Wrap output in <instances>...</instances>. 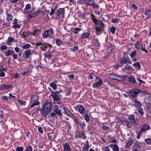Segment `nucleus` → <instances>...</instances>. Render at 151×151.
Instances as JSON below:
<instances>
[{"label": "nucleus", "instance_id": "obj_1", "mask_svg": "<svg viewBox=\"0 0 151 151\" xmlns=\"http://www.w3.org/2000/svg\"><path fill=\"white\" fill-rule=\"evenodd\" d=\"M92 21L94 23L96 27V33L98 35L101 34L104 31V24L101 21L98 20L94 17L92 18Z\"/></svg>", "mask_w": 151, "mask_h": 151}, {"label": "nucleus", "instance_id": "obj_2", "mask_svg": "<svg viewBox=\"0 0 151 151\" xmlns=\"http://www.w3.org/2000/svg\"><path fill=\"white\" fill-rule=\"evenodd\" d=\"M51 103L50 102L46 103L45 104L43 107L42 110L41 111V113L45 117L51 111Z\"/></svg>", "mask_w": 151, "mask_h": 151}, {"label": "nucleus", "instance_id": "obj_3", "mask_svg": "<svg viewBox=\"0 0 151 151\" xmlns=\"http://www.w3.org/2000/svg\"><path fill=\"white\" fill-rule=\"evenodd\" d=\"M128 118L131 121L132 124L131 125H130L129 121L127 120L126 121H122V123H123V122L125 123L128 127L130 128L131 126L133 125V124H134V125H135L136 123V121L134 119V116L133 115H129Z\"/></svg>", "mask_w": 151, "mask_h": 151}, {"label": "nucleus", "instance_id": "obj_4", "mask_svg": "<svg viewBox=\"0 0 151 151\" xmlns=\"http://www.w3.org/2000/svg\"><path fill=\"white\" fill-rule=\"evenodd\" d=\"M59 93L58 91H55L53 92L50 95V96L53 97L54 103L60 104V102L59 101L60 100V98L59 95Z\"/></svg>", "mask_w": 151, "mask_h": 151}, {"label": "nucleus", "instance_id": "obj_5", "mask_svg": "<svg viewBox=\"0 0 151 151\" xmlns=\"http://www.w3.org/2000/svg\"><path fill=\"white\" fill-rule=\"evenodd\" d=\"M38 13L39 12L38 11L33 12L31 10L24 12V14L27 16V17L29 18H31L36 16Z\"/></svg>", "mask_w": 151, "mask_h": 151}, {"label": "nucleus", "instance_id": "obj_6", "mask_svg": "<svg viewBox=\"0 0 151 151\" xmlns=\"http://www.w3.org/2000/svg\"><path fill=\"white\" fill-rule=\"evenodd\" d=\"M140 92L139 90L138 89H132L129 91L130 95L132 97H136L137 96L138 94Z\"/></svg>", "mask_w": 151, "mask_h": 151}, {"label": "nucleus", "instance_id": "obj_7", "mask_svg": "<svg viewBox=\"0 0 151 151\" xmlns=\"http://www.w3.org/2000/svg\"><path fill=\"white\" fill-rule=\"evenodd\" d=\"M150 129V126L146 124H144L142 126L140 131V133H143L146 132L147 130H149Z\"/></svg>", "mask_w": 151, "mask_h": 151}, {"label": "nucleus", "instance_id": "obj_8", "mask_svg": "<svg viewBox=\"0 0 151 151\" xmlns=\"http://www.w3.org/2000/svg\"><path fill=\"white\" fill-rule=\"evenodd\" d=\"M31 53V50L28 49L25 50L23 52L22 57L25 59H28Z\"/></svg>", "mask_w": 151, "mask_h": 151}, {"label": "nucleus", "instance_id": "obj_9", "mask_svg": "<svg viewBox=\"0 0 151 151\" xmlns=\"http://www.w3.org/2000/svg\"><path fill=\"white\" fill-rule=\"evenodd\" d=\"M109 76L110 78L114 80L121 81L122 79V77L114 74H110Z\"/></svg>", "mask_w": 151, "mask_h": 151}, {"label": "nucleus", "instance_id": "obj_10", "mask_svg": "<svg viewBox=\"0 0 151 151\" xmlns=\"http://www.w3.org/2000/svg\"><path fill=\"white\" fill-rule=\"evenodd\" d=\"M57 16L61 18V19L64 18V12L65 10L63 8H60L58 11Z\"/></svg>", "mask_w": 151, "mask_h": 151}, {"label": "nucleus", "instance_id": "obj_11", "mask_svg": "<svg viewBox=\"0 0 151 151\" xmlns=\"http://www.w3.org/2000/svg\"><path fill=\"white\" fill-rule=\"evenodd\" d=\"M64 151H70L71 148L70 145L68 142L63 144Z\"/></svg>", "mask_w": 151, "mask_h": 151}, {"label": "nucleus", "instance_id": "obj_12", "mask_svg": "<svg viewBox=\"0 0 151 151\" xmlns=\"http://www.w3.org/2000/svg\"><path fill=\"white\" fill-rule=\"evenodd\" d=\"M114 47L112 45H110V46H109L107 50V53L108 56L111 55V52H112V50H114Z\"/></svg>", "mask_w": 151, "mask_h": 151}, {"label": "nucleus", "instance_id": "obj_13", "mask_svg": "<svg viewBox=\"0 0 151 151\" xmlns=\"http://www.w3.org/2000/svg\"><path fill=\"white\" fill-rule=\"evenodd\" d=\"M43 44H45V43H42L38 42L36 43V48L38 50V48H40L42 50H44V49L43 47Z\"/></svg>", "mask_w": 151, "mask_h": 151}, {"label": "nucleus", "instance_id": "obj_14", "mask_svg": "<svg viewBox=\"0 0 151 151\" xmlns=\"http://www.w3.org/2000/svg\"><path fill=\"white\" fill-rule=\"evenodd\" d=\"M109 146L112 147L113 151H119V149L117 145L115 144L114 145L113 144L109 145Z\"/></svg>", "mask_w": 151, "mask_h": 151}, {"label": "nucleus", "instance_id": "obj_15", "mask_svg": "<svg viewBox=\"0 0 151 151\" xmlns=\"http://www.w3.org/2000/svg\"><path fill=\"white\" fill-rule=\"evenodd\" d=\"M95 1L93 0H86L85 1V4L86 5L92 6L93 4H94Z\"/></svg>", "mask_w": 151, "mask_h": 151}, {"label": "nucleus", "instance_id": "obj_16", "mask_svg": "<svg viewBox=\"0 0 151 151\" xmlns=\"http://www.w3.org/2000/svg\"><path fill=\"white\" fill-rule=\"evenodd\" d=\"M50 33H49V29L44 31L42 34V36L44 38H46L48 37H50Z\"/></svg>", "mask_w": 151, "mask_h": 151}, {"label": "nucleus", "instance_id": "obj_17", "mask_svg": "<svg viewBox=\"0 0 151 151\" xmlns=\"http://www.w3.org/2000/svg\"><path fill=\"white\" fill-rule=\"evenodd\" d=\"M11 88L12 86L10 85H6L3 84L0 86V90H2L5 89H7Z\"/></svg>", "mask_w": 151, "mask_h": 151}, {"label": "nucleus", "instance_id": "obj_18", "mask_svg": "<svg viewBox=\"0 0 151 151\" xmlns=\"http://www.w3.org/2000/svg\"><path fill=\"white\" fill-rule=\"evenodd\" d=\"M103 83V81L101 80H99L96 83H94L93 85V86L94 88H96L97 86H99Z\"/></svg>", "mask_w": 151, "mask_h": 151}, {"label": "nucleus", "instance_id": "obj_19", "mask_svg": "<svg viewBox=\"0 0 151 151\" xmlns=\"http://www.w3.org/2000/svg\"><path fill=\"white\" fill-rule=\"evenodd\" d=\"M93 41L96 47H99L100 46V44L98 40L97 39L94 38Z\"/></svg>", "mask_w": 151, "mask_h": 151}, {"label": "nucleus", "instance_id": "obj_20", "mask_svg": "<svg viewBox=\"0 0 151 151\" xmlns=\"http://www.w3.org/2000/svg\"><path fill=\"white\" fill-rule=\"evenodd\" d=\"M30 34L31 33L29 31H24L22 34H21V35L25 38L28 37Z\"/></svg>", "mask_w": 151, "mask_h": 151}, {"label": "nucleus", "instance_id": "obj_21", "mask_svg": "<svg viewBox=\"0 0 151 151\" xmlns=\"http://www.w3.org/2000/svg\"><path fill=\"white\" fill-rule=\"evenodd\" d=\"M38 99V97L36 95H34L32 96L31 101L32 102L34 103Z\"/></svg>", "mask_w": 151, "mask_h": 151}, {"label": "nucleus", "instance_id": "obj_22", "mask_svg": "<svg viewBox=\"0 0 151 151\" xmlns=\"http://www.w3.org/2000/svg\"><path fill=\"white\" fill-rule=\"evenodd\" d=\"M133 141L132 139L130 140L126 144L125 146L126 148H128L132 144Z\"/></svg>", "mask_w": 151, "mask_h": 151}, {"label": "nucleus", "instance_id": "obj_23", "mask_svg": "<svg viewBox=\"0 0 151 151\" xmlns=\"http://www.w3.org/2000/svg\"><path fill=\"white\" fill-rule=\"evenodd\" d=\"M140 149V147L138 145H135L134 146L132 151H138Z\"/></svg>", "mask_w": 151, "mask_h": 151}, {"label": "nucleus", "instance_id": "obj_24", "mask_svg": "<svg viewBox=\"0 0 151 151\" xmlns=\"http://www.w3.org/2000/svg\"><path fill=\"white\" fill-rule=\"evenodd\" d=\"M133 66L135 67L138 70H139L140 69V65L139 62H137L133 64L132 65Z\"/></svg>", "mask_w": 151, "mask_h": 151}, {"label": "nucleus", "instance_id": "obj_25", "mask_svg": "<svg viewBox=\"0 0 151 151\" xmlns=\"http://www.w3.org/2000/svg\"><path fill=\"white\" fill-rule=\"evenodd\" d=\"M128 81L130 83L132 84H134L136 82V80L135 78L132 77L129 78Z\"/></svg>", "mask_w": 151, "mask_h": 151}, {"label": "nucleus", "instance_id": "obj_26", "mask_svg": "<svg viewBox=\"0 0 151 151\" xmlns=\"http://www.w3.org/2000/svg\"><path fill=\"white\" fill-rule=\"evenodd\" d=\"M140 42H141L140 41H138L135 44L134 46L135 48L137 49H139L141 48L140 45Z\"/></svg>", "mask_w": 151, "mask_h": 151}, {"label": "nucleus", "instance_id": "obj_27", "mask_svg": "<svg viewBox=\"0 0 151 151\" xmlns=\"http://www.w3.org/2000/svg\"><path fill=\"white\" fill-rule=\"evenodd\" d=\"M63 110L65 113L66 114L69 116H71L72 115V113L66 108H64Z\"/></svg>", "mask_w": 151, "mask_h": 151}, {"label": "nucleus", "instance_id": "obj_28", "mask_svg": "<svg viewBox=\"0 0 151 151\" xmlns=\"http://www.w3.org/2000/svg\"><path fill=\"white\" fill-rule=\"evenodd\" d=\"M32 72V71L31 70L29 69H28L27 70H26L25 71H24L22 73V75L23 76H24L26 75L27 74L29 73H31Z\"/></svg>", "mask_w": 151, "mask_h": 151}, {"label": "nucleus", "instance_id": "obj_29", "mask_svg": "<svg viewBox=\"0 0 151 151\" xmlns=\"http://www.w3.org/2000/svg\"><path fill=\"white\" fill-rule=\"evenodd\" d=\"M13 19L12 16L10 14L7 13L6 19L7 21L12 20Z\"/></svg>", "mask_w": 151, "mask_h": 151}, {"label": "nucleus", "instance_id": "obj_30", "mask_svg": "<svg viewBox=\"0 0 151 151\" xmlns=\"http://www.w3.org/2000/svg\"><path fill=\"white\" fill-rule=\"evenodd\" d=\"M84 108L83 106H81L79 107L78 111L80 113L83 114L84 113Z\"/></svg>", "mask_w": 151, "mask_h": 151}, {"label": "nucleus", "instance_id": "obj_31", "mask_svg": "<svg viewBox=\"0 0 151 151\" xmlns=\"http://www.w3.org/2000/svg\"><path fill=\"white\" fill-rule=\"evenodd\" d=\"M13 53L12 51L9 50L5 52V56L8 57L9 55Z\"/></svg>", "mask_w": 151, "mask_h": 151}, {"label": "nucleus", "instance_id": "obj_32", "mask_svg": "<svg viewBox=\"0 0 151 151\" xmlns=\"http://www.w3.org/2000/svg\"><path fill=\"white\" fill-rule=\"evenodd\" d=\"M54 111L56 114H58L59 116H61L62 115L60 110L58 109H55Z\"/></svg>", "mask_w": 151, "mask_h": 151}, {"label": "nucleus", "instance_id": "obj_33", "mask_svg": "<svg viewBox=\"0 0 151 151\" xmlns=\"http://www.w3.org/2000/svg\"><path fill=\"white\" fill-rule=\"evenodd\" d=\"M89 36V33L88 32H86L84 33L81 36V38L83 39L88 37Z\"/></svg>", "mask_w": 151, "mask_h": 151}, {"label": "nucleus", "instance_id": "obj_34", "mask_svg": "<svg viewBox=\"0 0 151 151\" xmlns=\"http://www.w3.org/2000/svg\"><path fill=\"white\" fill-rule=\"evenodd\" d=\"M14 39L12 37H9L8 38V40L7 41L6 43L10 45L11 42L13 41L14 40Z\"/></svg>", "mask_w": 151, "mask_h": 151}, {"label": "nucleus", "instance_id": "obj_35", "mask_svg": "<svg viewBox=\"0 0 151 151\" xmlns=\"http://www.w3.org/2000/svg\"><path fill=\"white\" fill-rule=\"evenodd\" d=\"M68 77L69 78V79L70 81H72L74 79V75L73 74H71L70 75H68Z\"/></svg>", "mask_w": 151, "mask_h": 151}, {"label": "nucleus", "instance_id": "obj_36", "mask_svg": "<svg viewBox=\"0 0 151 151\" xmlns=\"http://www.w3.org/2000/svg\"><path fill=\"white\" fill-rule=\"evenodd\" d=\"M134 102L135 103L136 105L138 107L140 106L141 104L139 101H137L136 100H134Z\"/></svg>", "mask_w": 151, "mask_h": 151}, {"label": "nucleus", "instance_id": "obj_37", "mask_svg": "<svg viewBox=\"0 0 151 151\" xmlns=\"http://www.w3.org/2000/svg\"><path fill=\"white\" fill-rule=\"evenodd\" d=\"M50 86L54 90H56L57 86L55 84L51 83L50 84Z\"/></svg>", "mask_w": 151, "mask_h": 151}, {"label": "nucleus", "instance_id": "obj_38", "mask_svg": "<svg viewBox=\"0 0 151 151\" xmlns=\"http://www.w3.org/2000/svg\"><path fill=\"white\" fill-rule=\"evenodd\" d=\"M31 5L29 4H28L26 5L24 10H29L31 9Z\"/></svg>", "mask_w": 151, "mask_h": 151}, {"label": "nucleus", "instance_id": "obj_39", "mask_svg": "<svg viewBox=\"0 0 151 151\" xmlns=\"http://www.w3.org/2000/svg\"><path fill=\"white\" fill-rule=\"evenodd\" d=\"M84 117L86 121V122H88L89 120V117L87 114H85L84 115Z\"/></svg>", "mask_w": 151, "mask_h": 151}, {"label": "nucleus", "instance_id": "obj_40", "mask_svg": "<svg viewBox=\"0 0 151 151\" xmlns=\"http://www.w3.org/2000/svg\"><path fill=\"white\" fill-rule=\"evenodd\" d=\"M30 45L29 44H27L24 46H22V47L23 49H26L29 47Z\"/></svg>", "mask_w": 151, "mask_h": 151}, {"label": "nucleus", "instance_id": "obj_41", "mask_svg": "<svg viewBox=\"0 0 151 151\" xmlns=\"http://www.w3.org/2000/svg\"><path fill=\"white\" fill-rule=\"evenodd\" d=\"M81 29L80 28H76L73 31V32L75 34H76L78 32H79L81 30Z\"/></svg>", "mask_w": 151, "mask_h": 151}, {"label": "nucleus", "instance_id": "obj_42", "mask_svg": "<svg viewBox=\"0 0 151 151\" xmlns=\"http://www.w3.org/2000/svg\"><path fill=\"white\" fill-rule=\"evenodd\" d=\"M146 142L148 145L151 144V139L150 138L146 139H145Z\"/></svg>", "mask_w": 151, "mask_h": 151}, {"label": "nucleus", "instance_id": "obj_43", "mask_svg": "<svg viewBox=\"0 0 151 151\" xmlns=\"http://www.w3.org/2000/svg\"><path fill=\"white\" fill-rule=\"evenodd\" d=\"M127 62V59L124 57H123L121 61V63H125Z\"/></svg>", "mask_w": 151, "mask_h": 151}, {"label": "nucleus", "instance_id": "obj_44", "mask_svg": "<svg viewBox=\"0 0 151 151\" xmlns=\"http://www.w3.org/2000/svg\"><path fill=\"white\" fill-rule=\"evenodd\" d=\"M56 43L58 45H60L62 43V41L60 39H58L56 40Z\"/></svg>", "mask_w": 151, "mask_h": 151}, {"label": "nucleus", "instance_id": "obj_45", "mask_svg": "<svg viewBox=\"0 0 151 151\" xmlns=\"http://www.w3.org/2000/svg\"><path fill=\"white\" fill-rule=\"evenodd\" d=\"M136 54V51H133L132 52L130 55L131 57H134Z\"/></svg>", "mask_w": 151, "mask_h": 151}, {"label": "nucleus", "instance_id": "obj_46", "mask_svg": "<svg viewBox=\"0 0 151 151\" xmlns=\"http://www.w3.org/2000/svg\"><path fill=\"white\" fill-rule=\"evenodd\" d=\"M32 148L30 145H29L28 147H27L26 150V151H32Z\"/></svg>", "mask_w": 151, "mask_h": 151}, {"label": "nucleus", "instance_id": "obj_47", "mask_svg": "<svg viewBox=\"0 0 151 151\" xmlns=\"http://www.w3.org/2000/svg\"><path fill=\"white\" fill-rule=\"evenodd\" d=\"M138 111L141 115H142L143 114V109L141 107L139 108L138 109Z\"/></svg>", "mask_w": 151, "mask_h": 151}, {"label": "nucleus", "instance_id": "obj_48", "mask_svg": "<svg viewBox=\"0 0 151 151\" xmlns=\"http://www.w3.org/2000/svg\"><path fill=\"white\" fill-rule=\"evenodd\" d=\"M40 30H35L34 32L33 33V35L35 36H37L38 33V32L39 31H40Z\"/></svg>", "mask_w": 151, "mask_h": 151}, {"label": "nucleus", "instance_id": "obj_49", "mask_svg": "<svg viewBox=\"0 0 151 151\" xmlns=\"http://www.w3.org/2000/svg\"><path fill=\"white\" fill-rule=\"evenodd\" d=\"M111 32L113 34H114L115 32V28L114 27H111L110 29Z\"/></svg>", "mask_w": 151, "mask_h": 151}, {"label": "nucleus", "instance_id": "obj_50", "mask_svg": "<svg viewBox=\"0 0 151 151\" xmlns=\"http://www.w3.org/2000/svg\"><path fill=\"white\" fill-rule=\"evenodd\" d=\"M24 150L23 148L22 147H18L16 149V151H23Z\"/></svg>", "mask_w": 151, "mask_h": 151}, {"label": "nucleus", "instance_id": "obj_51", "mask_svg": "<svg viewBox=\"0 0 151 151\" xmlns=\"http://www.w3.org/2000/svg\"><path fill=\"white\" fill-rule=\"evenodd\" d=\"M40 103L39 102H37L36 103L33 104L31 106V108H32L35 106L38 105Z\"/></svg>", "mask_w": 151, "mask_h": 151}, {"label": "nucleus", "instance_id": "obj_52", "mask_svg": "<svg viewBox=\"0 0 151 151\" xmlns=\"http://www.w3.org/2000/svg\"><path fill=\"white\" fill-rule=\"evenodd\" d=\"M12 27L13 28H19L20 27V26L19 24H15L14 25H13L12 26Z\"/></svg>", "mask_w": 151, "mask_h": 151}, {"label": "nucleus", "instance_id": "obj_53", "mask_svg": "<svg viewBox=\"0 0 151 151\" xmlns=\"http://www.w3.org/2000/svg\"><path fill=\"white\" fill-rule=\"evenodd\" d=\"M71 92V88H69L68 89V92L66 94V95H70Z\"/></svg>", "mask_w": 151, "mask_h": 151}, {"label": "nucleus", "instance_id": "obj_54", "mask_svg": "<svg viewBox=\"0 0 151 151\" xmlns=\"http://www.w3.org/2000/svg\"><path fill=\"white\" fill-rule=\"evenodd\" d=\"M132 7L133 9L136 10H137V6L135 5V4L134 3L132 4Z\"/></svg>", "mask_w": 151, "mask_h": 151}, {"label": "nucleus", "instance_id": "obj_55", "mask_svg": "<svg viewBox=\"0 0 151 151\" xmlns=\"http://www.w3.org/2000/svg\"><path fill=\"white\" fill-rule=\"evenodd\" d=\"M149 13H151V11L150 10H147L145 12V15H147Z\"/></svg>", "mask_w": 151, "mask_h": 151}, {"label": "nucleus", "instance_id": "obj_56", "mask_svg": "<svg viewBox=\"0 0 151 151\" xmlns=\"http://www.w3.org/2000/svg\"><path fill=\"white\" fill-rule=\"evenodd\" d=\"M49 33H50V35L51 34L52 35V34H54V32L53 30L51 28L50 29H49ZM52 35H51V36Z\"/></svg>", "mask_w": 151, "mask_h": 151}, {"label": "nucleus", "instance_id": "obj_57", "mask_svg": "<svg viewBox=\"0 0 151 151\" xmlns=\"http://www.w3.org/2000/svg\"><path fill=\"white\" fill-rule=\"evenodd\" d=\"M131 68H131V67H130V66H129V65H126L124 67V68L126 69H127V70H128L131 69Z\"/></svg>", "mask_w": 151, "mask_h": 151}, {"label": "nucleus", "instance_id": "obj_58", "mask_svg": "<svg viewBox=\"0 0 151 151\" xmlns=\"http://www.w3.org/2000/svg\"><path fill=\"white\" fill-rule=\"evenodd\" d=\"M88 147L85 146L83 148L82 151H88Z\"/></svg>", "mask_w": 151, "mask_h": 151}, {"label": "nucleus", "instance_id": "obj_59", "mask_svg": "<svg viewBox=\"0 0 151 151\" xmlns=\"http://www.w3.org/2000/svg\"><path fill=\"white\" fill-rule=\"evenodd\" d=\"M55 9H51V12L50 14V15L51 16L53 15L55 13Z\"/></svg>", "mask_w": 151, "mask_h": 151}, {"label": "nucleus", "instance_id": "obj_60", "mask_svg": "<svg viewBox=\"0 0 151 151\" xmlns=\"http://www.w3.org/2000/svg\"><path fill=\"white\" fill-rule=\"evenodd\" d=\"M18 102H19V104L21 105H24V102L23 101H22V100H21L20 99H18Z\"/></svg>", "mask_w": 151, "mask_h": 151}, {"label": "nucleus", "instance_id": "obj_61", "mask_svg": "<svg viewBox=\"0 0 151 151\" xmlns=\"http://www.w3.org/2000/svg\"><path fill=\"white\" fill-rule=\"evenodd\" d=\"M92 7L94 8H99V6L97 4H93V5L92 6Z\"/></svg>", "mask_w": 151, "mask_h": 151}, {"label": "nucleus", "instance_id": "obj_62", "mask_svg": "<svg viewBox=\"0 0 151 151\" xmlns=\"http://www.w3.org/2000/svg\"><path fill=\"white\" fill-rule=\"evenodd\" d=\"M140 131H139L138 133L137 134V139H139L140 137H141V135L142 134V133H140Z\"/></svg>", "mask_w": 151, "mask_h": 151}, {"label": "nucleus", "instance_id": "obj_63", "mask_svg": "<svg viewBox=\"0 0 151 151\" xmlns=\"http://www.w3.org/2000/svg\"><path fill=\"white\" fill-rule=\"evenodd\" d=\"M56 114L54 110L50 114V115L52 117H54L55 116Z\"/></svg>", "mask_w": 151, "mask_h": 151}, {"label": "nucleus", "instance_id": "obj_64", "mask_svg": "<svg viewBox=\"0 0 151 151\" xmlns=\"http://www.w3.org/2000/svg\"><path fill=\"white\" fill-rule=\"evenodd\" d=\"M103 128L104 129L106 130H108L109 129V127H106L105 126V125H103Z\"/></svg>", "mask_w": 151, "mask_h": 151}]
</instances>
